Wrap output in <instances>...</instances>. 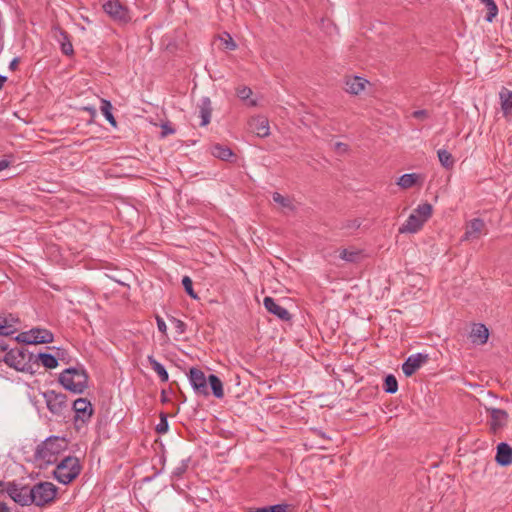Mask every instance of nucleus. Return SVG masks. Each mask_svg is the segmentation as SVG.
<instances>
[{
  "label": "nucleus",
  "mask_w": 512,
  "mask_h": 512,
  "mask_svg": "<svg viewBox=\"0 0 512 512\" xmlns=\"http://www.w3.org/2000/svg\"><path fill=\"white\" fill-rule=\"evenodd\" d=\"M247 105H248L249 107H255V106H257V101H256V100H254V99H251V100H249V101L247 102Z\"/></svg>",
  "instance_id": "obj_53"
},
{
  "label": "nucleus",
  "mask_w": 512,
  "mask_h": 512,
  "mask_svg": "<svg viewBox=\"0 0 512 512\" xmlns=\"http://www.w3.org/2000/svg\"><path fill=\"white\" fill-rule=\"evenodd\" d=\"M31 489L32 504L43 507L54 501L57 494V487L51 482H39Z\"/></svg>",
  "instance_id": "obj_5"
},
{
  "label": "nucleus",
  "mask_w": 512,
  "mask_h": 512,
  "mask_svg": "<svg viewBox=\"0 0 512 512\" xmlns=\"http://www.w3.org/2000/svg\"><path fill=\"white\" fill-rule=\"evenodd\" d=\"M53 38L59 43L61 51L64 55L70 56L74 54L73 45L69 34L59 26L52 28Z\"/></svg>",
  "instance_id": "obj_15"
},
{
  "label": "nucleus",
  "mask_w": 512,
  "mask_h": 512,
  "mask_svg": "<svg viewBox=\"0 0 512 512\" xmlns=\"http://www.w3.org/2000/svg\"><path fill=\"white\" fill-rule=\"evenodd\" d=\"M198 108L199 117L201 118L200 126H207L210 123L212 115V105L210 98L203 97Z\"/></svg>",
  "instance_id": "obj_23"
},
{
  "label": "nucleus",
  "mask_w": 512,
  "mask_h": 512,
  "mask_svg": "<svg viewBox=\"0 0 512 512\" xmlns=\"http://www.w3.org/2000/svg\"><path fill=\"white\" fill-rule=\"evenodd\" d=\"M252 93V89L248 86H239L236 88V95L242 101H247Z\"/></svg>",
  "instance_id": "obj_40"
},
{
  "label": "nucleus",
  "mask_w": 512,
  "mask_h": 512,
  "mask_svg": "<svg viewBox=\"0 0 512 512\" xmlns=\"http://www.w3.org/2000/svg\"><path fill=\"white\" fill-rule=\"evenodd\" d=\"M2 491L6 492L7 495L17 504L21 506L32 505L31 489L27 485H19L16 482H0Z\"/></svg>",
  "instance_id": "obj_6"
},
{
  "label": "nucleus",
  "mask_w": 512,
  "mask_h": 512,
  "mask_svg": "<svg viewBox=\"0 0 512 512\" xmlns=\"http://www.w3.org/2000/svg\"><path fill=\"white\" fill-rule=\"evenodd\" d=\"M182 285L184 287L185 292L193 299H197L198 295L195 293L193 289V282L189 276H184L182 278Z\"/></svg>",
  "instance_id": "obj_39"
},
{
  "label": "nucleus",
  "mask_w": 512,
  "mask_h": 512,
  "mask_svg": "<svg viewBox=\"0 0 512 512\" xmlns=\"http://www.w3.org/2000/svg\"><path fill=\"white\" fill-rule=\"evenodd\" d=\"M47 409L55 416H65L69 411L67 396L54 390H47L43 393Z\"/></svg>",
  "instance_id": "obj_7"
},
{
  "label": "nucleus",
  "mask_w": 512,
  "mask_h": 512,
  "mask_svg": "<svg viewBox=\"0 0 512 512\" xmlns=\"http://www.w3.org/2000/svg\"><path fill=\"white\" fill-rule=\"evenodd\" d=\"M495 460L500 466H508L512 464V448L505 442H501L497 446Z\"/></svg>",
  "instance_id": "obj_20"
},
{
  "label": "nucleus",
  "mask_w": 512,
  "mask_h": 512,
  "mask_svg": "<svg viewBox=\"0 0 512 512\" xmlns=\"http://www.w3.org/2000/svg\"><path fill=\"white\" fill-rule=\"evenodd\" d=\"M148 362L151 368L157 373L161 382H167L169 379V375L165 367L158 362L152 355L147 357Z\"/></svg>",
  "instance_id": "obj_28"
},
{
  "label": "nucleus",
  "mask_w": 512,
  "mask_h": 512,
  "mask_svg": "<svg viewBox=\"0 0 512 512\" xmlns=\"http://www.w3.org/2000/svg\"><path fill=\"white\" fill-rule=\"evenodd\" d=\"M10 165V162L6 159L0 160V171L5 170Z\"/></svg>",
  "instance_id": "obj_50"
},
{
  "label": "nucleus",
  "mask_w": 512,
  "mask_h": 512,
  "mask_svg": "<svg viewBox=\"0 0 512 512\" xmlns=\"http://www.w3.org/2000/svg\"><path fill=\"white\" fill-rule=\"evenodd\" d=\"M263 305L269 313L275 315L282 321H290L292 318L289 311L286 308L277 304L272 297H265L263 300Z\"/></svg>",
  "instance_id": "obj_17"
},
{
  "label": "nucleus",
  "mask_w": 512,
  "mask_h": 512,
  "mask_svg": "<svg viewBox=\"0 0 512 512\" xmlns=\"http://www.w3.org/2000/svg\"><path fill=\"white\" fill-rule=\"evenodd\" d=\"M272 199L275 203L280 205L283 209H287L290 211H293L295 209V206H294L292 200L289 197H285L278 192L273 193Z\"/></svg>",
  "instance_id": "obj_34"
},
{
  "label": "nucleus",
  "mask_w": 512,
  "mask_h": 512,
  "mask_svg": "<svg viewBox=\"0 0 512 512\" xmlns=\"http://www.w3.org/2000/svg\"><path fill=\"white\" fill-rule=\"evenodd\" d=\"M170 322L178 334H183L186 331V324L182 320L171 317Z\"/></svg>",
  "instance_id": "obj_42"
},
{
  "label": "nucleus",
  "mask_w": 512,
  "mask_h": 512,
  "mask_svg": "<svg viewBox=\"0 0 512 512\" xmlns=\"http://www.w3.org/2000/svg\"><path fill=\"white\" fill-rule=\"evenodd\" d=\"M156 322H157L158 330H159L161 333L166 334V332H167V326H166V323H165V321L163 320V318L157 315V316H156Z\"/></svg>",
  "instance_id": "obj_44"
},
{
  "label": "nucleus",
  "mask_w": 512,
  "mask_h": 512,
  "mask_svg": "<svg viewBox=\"0 0 512 512\" xmlns=\"http://www.w3.org/2000/svg\"><path fill=\"white\" fill-rule=\"evenodd\" d=\"M189 381L196 394L201 396H208V378H206L204 372L196 367H192L189 370Z\"/></svg>",
  "instance_id": "obj_11"
},
{
  "label": "nucleus",
  "mask_w": 512,
  "mask_h": 512,
  "mask_svg": "<svg viewBox=\"0 0 512 512\" xmlns=\"http://www.w3.org/2000/svg\"><path fill=\"white\" fill-rule=\"evenodd\" d=\"M339 257L347 262L356 263L359 261L361 254L359 251L343 249Z\"/></svg>",
  "instance_id": "obj_38"
},
{
  "label": "nucleus",
  "mask_w": 512,
  "mask_h": 512,
  "mask_svg": "<svg viewBox=\"0 0 512 512\" xmlns=\"http://www.w3.org/2000/svg\"><path fill=\"white\" fill-rule=\"evenodd\" d=\"M289 507V504L280 503L259 508H251L249 512H288Z\"/></svg>",
  "instance_id": "obj_33"
},
{
  "label": "nucleus",
  "mask_w": 512,
  "mask_h": 512,
  "mask_svg": "<svg viewBox=\"0 0 512 512\" xmlns=\"http://www.w3.org/2000/svg\"><path fill=\"white\" fill-rule=\"evenodd\" d=\"M18 64H19V59L18 58H14L10 64H9V69L12 70V71H15L18 67Z\"/></svg>",
  "instance_id": "obj_47"
},
{
  "label": "nucleus",
  "mask_w": 512,
  "mask_h": 512,
  "mask_svg": "<svg viewBox=\"0 0 512 512\" xmlns=\"http://www.w3.org/2000/svg\"><path fill=\"white\" fill-rule=\"evenodd\" d=\"M112 104L110 101L106 100V99H102L101 100V106H100V110L102 112V114L104 115V117L106 118V120L113 126V127H116L117 126V122H116V119L114 118L113 114H112Z\"/></svg>",
  "instance_id": "obj_30"
},
{
  "label": "nucleus",
  "mask_w": 512,
  "mask_h": 512,
  "mask_svg": "<svg viewBox=\"0 0 512 512\" xmlns=\"http://www.w3.org/2000/svg\"><path fill=\"white\" fill-rule=\"evenodd\" d=\"M16 340L24 344H47L54 340L53 333L45 328H32L29 331L21 332Z\"/></svg>",
  "instance_id": "obj_8"
},
{
  "label": "nucleus",
  "mask_w": 512,
  "mask_h": 512,
  "mask_svg": "<svg viewBox=\"0 0 512 512\" xmlns=\"http://www.w3.org/2000/svg\"><path fill=\"white\" fill-rule=\"evenodd\" d=\"M39 362L47 369H54L59 365L57 357L49 353L34 354L33 366L38 365Z\"/></svg>",
  "instance_id": "obj_24"
},
{
  "label": "nucleus",
  "mask_w": 512,
  "mask_h": 512,
  "mask_svg": "<svg viewBox=\"0 0 512 512\" xmlns=\"http://www.w3.org/2000/svg\"><path fill=\"white\" fill-rule=\"evenodd\" d=\"M383 390L389 394H394L397 392L398 381L394 375L389 374L384 378Z\"/></svg>",
  "instance_id": "obj_36"
},
{
  "label": "nucleus",
  "mask_w": 512,
  "mask_h": 512,
  "mask_svg": "<svg viewBox=\"0 0 512 512\" xmlns=\"http://www.w3.org/2000/svg\"><path fill=\"white\" fill-rule=\"evenodd\" d=\"M209 384L211 390H212V394L218 398V399H221L224 397V390H223V384H222V381L220 380V378L215 375V374H210L208 376V382H207V385Z\"/></svg>",
  "instance_id": "obj_26"
},
{
  "label": "nucleus",
  "mask_w": 512,
  "mask_h": 512,
  "mask_svg": "<svg viewBox=\"0 0 512 512\" xmlns=\"http://www.w3.org/2000/svg\"><path fill=\"white\" fill-rule=\"evenodd\" d=\"M424 225L423 220H421L415 213L410 214L408 219L404 224L399 228L400 233H416L418 232Z\"/></svg>",
  "instance_id": "obj_21"
},
{
  "label": "nucleus",
  "mask_w": 512,
  "mask_h": 512,
  "mask_svg": "<svg viewBox=\"0 0 512 512\" xmlns=\"http://www.w3.org/2000/svg\"><path fill=\"white\" fill-rule=\"evenodd\" d=\"M481 2L487 8L485 20L487 22H493V20L496 18L497 14H498V7H497L495 1L494 0H481Z\"/></svg>",
  "instance_id": "obj_35"
},
{
  "label": "nucleus",
  "mask_w": 512,
  "mask_h": 512,
  "mask_svg": "<svg viewBox=\"0 0 512 512\" xmlns=\"http://www.w3.org/2000/svg\"><path fill=\"white\" fill-rule=\"evenodd\" d=\"M438 159L441 165L446 169H452L454 166V158L450 152L445 149H439L437 151Z\"/></svg>",
  "instance_id": "obj_32"
},
{
  "label": "nucleus",
  "mask_w": 512,
  "mask_h": 512,
  "mask_svg": "<svg viewBox=\"0 0 512 512\" xmlns=\"http://www.w3.org/2000/svg\"><path fill=\"white\" fill-rule=\"evenodd\" d=\"M0 512H11V511L5 503L0 502Z\"/></svg>",
  "instance_id": "obj_51"
},
{
  "label": "nucleus",
  "mask_w": 512,
  "mask_h": 512,
  "mask_svg": "<svg viewBox=\"0 0 512 512\" xmlns=\"http://www.w3.org/2000/svg\"><path fill=\"white\" fill-rule=\"evenodd\" d=\"M248 125L250 131L255 133L258 137L264 138L270 134L269 121L264 116L252 117L249 120Z\"/></svg>",
  "instance_id": "obj_16"
},
{
  "label": "nucleus",
  "mask_w": 512,
  "mask_h": 512,
  "mask_svg": "<svg viewBox=\"0 0 512 512\" xmlns=\"http://www.w3.org/2000/svg\"><path fill=\"white\" fill-rule=\"evenodd\" d=\"M211 154L223 161H228L232 156H234V153L232 150L224 145L221 144H215L211 147Z\"/></svg>",
  "instance_id": "obj_27"
},
{
  "label": "nucleus",
  "mask_w": 512,
  "mask_h": 512,
  "mask_svg": "<svg viewBox=\"0 0 512 512\" xmlns=\"http://www.w3.org/2000/svg\"><path fill=\"white\" fill-rule=\"evenodd\" d=\"M188 462H189V459L187 460H184L180 463V465H178L172 472V475L177 477V478H180L182 477V475L187 471L188 469Z\"/></svg>",
  "instance_id": "obj_41"
},
{
  "label": "nucleus",
  "mask_w": 512,
  "mask_h": 512,
  "mask_svg": "<svg viewBox=\"0 0 512 512\" xmlns=\"http://www.w3.org/2000/svg\"><path fill=\"white\" fill-rule=\"evenodd\" d=\"M104 11L114 20L121 23L130 21L128 9L119 0H109L103 5Z\"/></svg>",
  "instance_id": "obj_10"
},
{
  "label": "nucleus",
  "mask_w": 512,
  "mask_h": 512,
  "mask_svg": "<svg viewBox=\"0 0 512 512\" xmlns=\"http://www.w3.org/2000/svg\"><path fill=\"white\" fill-rule=\"evenodd\" d=\"M20 320L17 316L11 313H0V337H7L18 330ZM8 345L3 339H0V352L6 351Z\"/></svg>",
  "instance_id": "obj_9"
},
{
  "label": "nucleus",
  "mask_w": 512,
  "mask_h": 512,
  "mask_svg": "<svg viewBox=\"0 0 512 512\" xmlns=\"http://www.w3.org/2000/svg\"><path fill=\"white\" fill-rule=\"evenodd\" d=\"M34 353L24 347L10 349L4 356V362L17 371L33 373Z\"/></svg>",
  "instance_id": "obj_4"
},
{
  "label": "nucleus",
  "mask_w": 512,
  "mask_h": 512,
  "mask_svg": "<svg viewBox=\"0 0 512 512\" xmlns=\"http://www.w3.org/2000/svg\"><path fill=\"white\" fill-rule=\"evenodd\" d=\"M368 83V80L360 76L348 77L345 81V90L349 94L358 95L365 89Z\"/></svg>",
  "instance_id": "obj_19"
},
{
  "label": "nucleus",
  "mask_w": 512,
  "mask_h": 512,
  "mask_svg": "<svg viewBox=\"0 0 512 512\" xmlns=\"http://www.w3.org/2000/svg\"><path fill=\"white\" fill-rule=\"evenodd\" d=\"M169 425L167 417L164 413L161 414L160 422L156 426V431L160 434H164L168 431Z\"/></svg>",
  "instance_id": "obj_43"
},
{
  "label": "nucleus",
  "mask_w": 512,
  "mask_h": 512,
  "mask_svg": "<svg viewBox=\"0 0 512 512\" xmlns=\"http://www.w3.org/2000/svg\"><path fill=\"white\" fill-rule=\"evenodd\" d=\"M499 95L504 116L512 115V91L503 88Z\"/></svg>",
  "instance_id": "obj_25"
},
{
  "label": "nucleus",
  "mask_w": 512,
  "mask_h": 512,
  "mask_svg": "<svg viewBox=\"0 0 512 512\" xmlns=\"http://www.w3.org/2000/svg\"><path fill=\"white\" fill-rule=\"evenodd\" d=\"M6 81H7V77L0 75V90L2 89V87Z\"/></svg>",
  "instance_id": "obj_52"
},
{
  "label": "nucleus",
  "mask_w": 512,
  "mask_h": 512,
  "mask_svg": "<svg viewBox=\"0 0 512 512\" xmlns=\"http://www.w3.org/2000/svg\"><path fill=\"white\" fill-rule=\"evenodd\" d=\"M412 116L416 119L427 118L428 112L426 110H416L412 113Z\"/></svg>",
  "instance_id": "obj_45"
},
{
  "label": "nucleus",
  "mask_w": 512,
  "mask_h": 512,
  "mask_svg": "<svg viewBox=\"0 0 512 512\" xmlns=\"http://www.w3.org/2000/svg\"><path fill=\"white\" fill-rule=\"evenodd\" d=\"M486 411L490 414L489 426L492 433L496 434L507 425L509 415L506 410L488 407Z\"/></svg>",
  "instance_id": "obj_12"
},
{
  "label": "nucleus",
  "mask_w": 512,
  "mask_h": 512,
  "mask_svg": "<svg viewBox=\"0 0 512 512\" xmlns=\"http://www.w3.org/2000/svg\"><path fill=\"white\" fill-rule=\"evenodd\" d=\"M335 148H336L337 150H341V151H344V152H345V151H347L348 146H347L346 144H344V143L337 142V143L335 144Z\"/></svg>",
  "instance_id": "obj_49"
},
{
  "label": "nucleus",
  "mask_w": 512,
  "mask_h": 512,
  "mask_svg": "<svg viewBox=\"0 0 512 512\" xmlns=\"http://www.w3.org/2000/svg\"><path fill=\"white\" fill-rule=\"evenodd\" d=\"M219 40L222 49L226 51H234L237 48V44L235 43L231 35L227 32L223 33V35L219 37Z\"/></svg>",
  "instance_id": "obj_37"
},
{
  "label": "nucleus",
  "mask_w": 512,
  "mask_h": 512,
  "mask_svg": "<svg viewBox=\"0 0 512 512\" xmlns=\"http://www.w3.org/2000/svg\"><path fill=\"white\" fill-rule=\"evenodd\" d=\"M175 130L171 128L168 124L162 125V135L166 136L168 134H173Z\"/></svg>",
  "instance_id": "obj_46"
},
{
  "label": "nucleus",
  "mask_w": 512,
  "mask_h": 512,
  "mask_svg": "<svg viewBox=\"0 0 512 512\" xmlns=\"http://www.w3.org/2000/svg\"><path fill=\"white\" fill-rule=\"evenodd\" d=\"M427 354L416 353L410 355L402 364V371L405 376H412L424 363L428 361Z\"/></svg>",
  "instance_id": "obj_13"
},
{
  "label": "nucleus",
  "mask_w": 512,
  "mask_h": 512,
  "mask_svg": "<svg viewBox=\"0 0 512 512\" xmlns=\"http://www.w3.org/2000/svg\"><path fill=\"white\" fill-rule=\"evenodd\" d=\"M88 374L84 369L70 367L59 375V383L74 394H82L88 387Z\"/></svg>",
  "instance_id": "obj_2"
},
{
  "label": "nucleus",
  "mask_w": 512,
  "mask_h": 512,
  "mask_svg": "<svg viewBox=\"0 0 512 512\" xmlns=\"http://www.w3.org/2000/svg\"><path fill=\"white\" fill-rule=\"evenodd\" d=\"M432 212V205L428 202H425L418 205V207L414 210L413 213H415L425 223L432 216Z\"/></svg>",
  "instance_id": "obj_31"
},
{
  "label": "nucleus",
  "mask_w": 512,
  "mask_h": 512,
  "mask_svg": "<svg viewBox=\"0 0 512 512\" xmlns=\"http://www.w3.org/2000/svg\"><path fill=\"white\" fill-rule=\"evenodd\" d=\"M489 337V331L484 324H474L472 327L470 338L473 343L485 344Z\"/></svg>",
  "instance_id": "obj_22"
},
{
  "label": "nucleus",
  "mask_w": 512,
  "mask_h": 512,
  "mask_svg": "<svg viewBox=\"0 0 512 512\" xmlns=\"http://www.w3.org/2000/svg\"><path fill=\"white\" fill-rule=\"evenodd\" d=\"M82 465L76 456H65L57 464L53 475L54 478L62 484H69L75 480L81 473Z\"/></svg>",
  "instance_id": "obj_3"
},
{
  "label": "nucleus",
  "mask_w": 512,
  "mask_h": 512,
  "mask_svg": "<svg viewBox=\"0 0 512 512\" xmlns=\"http://www.w3.org/2000/svg\"><path fill=\"white\" fill-rule=\"evenodd\" d=\"M360 225H361V222H360L359 220H357V219H356V220L351 221V222L347 225V227H348V228L356 229V228H359V227H360Z\"/></svg>",
  "instance_id": "obj_48"
},
{
  "label": "nucleus",
  "mask_w": 512,
  "mask_h": 512,
  "mask_svg": "<svg viewBox=\"0 0 512 512\" xmlns=\"http://www.w3.org/2000/svg\"><path fill=\"white\" fill-rule=\"evenodd\" d=\"M420 179V175L416 174V173H408V174H403L397 184L402 188V189H409L411 187H413L414 185L417 184V182L419 181Z\"/></svg>",
  "instance_id": "obj_29"
},
{
  "label": "nucleus",
  "mask_w": 512,
  "mask_h": 512,
  "mask_svg": "<svg viewBox=\"0 0 512 512\" xmlns=\"http://www.w3.org/2000/svg\"><path fill=\"white\" fill-rule=\"evenodd\" d=\"M73 411L75 412V420L82 422L88 421L93 414V407L86 398H78L73 402Z\"/></svg>",
  "instance_id": "obj_14"
},
{
  "label": "nucleus",
  "mask_w": 512,
  "mask_h": 512,
  "mask_svg": "<svg viewBox=\"0 0 512 512\" xmlns=\"http://www.w3.org/2000/svg\"><path fill=\"white\" fill-rule=\"evenodd\" d=\"M68 448V441L64 437L50 436L39 444L35 457L47 465L57 463L59 456Z\"/></svg>",
  "instance_id": "obj_1"
},
{
  "label": "nucleus",
  "mask_w": 512,
  "mask_h": 512,
  "mask_svg": "<svg viewBox=\"0 0 512 512\" xmlns=\"http://www.w3.org/2000/svg\"><path fill=\"white\" fill-rule=\"evenodd\" d=\"M485 229V222L480 218L472 219L466 226L462 240L478 239Z\"/></svg>",
  "instance_id": "obj_18"
}]
</instances>
